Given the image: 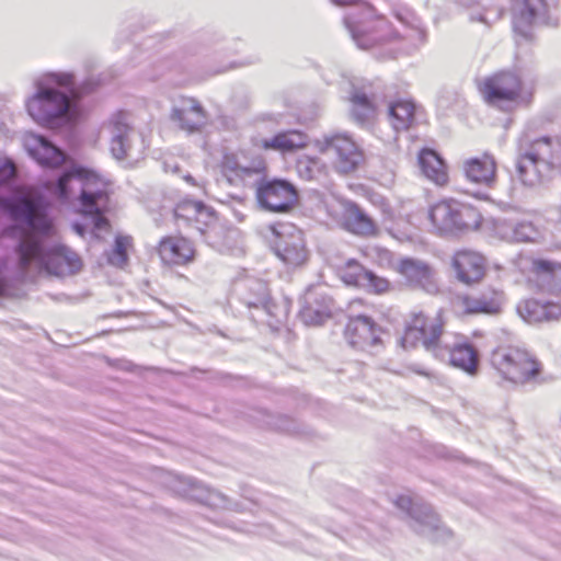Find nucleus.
<instances>
[{
  "instance_id": "79ce46f5",
  "label": "nucleus",
  "mask_w": 561,
  "mask_h": 561,
  "mask_svg": "<svg viewBox=\"0 0 561 561\" xmlns=\"http://www.w3.org/2000/svg\"><path fill=\"white\" fill-rule=\"evenodd\" d=\"M396 505L400 507L401 510H404L407 512H410L413 506L412 497L409 495H400L396 500Z\"/></svg>"
},
{
  "instance_id": "393cba45",
  "label": "nucleus",
  "mask_w": 561,
  "mask_h": 561,
  "mask_svg": "<svg viewBox=\"0 0 561 561\" xmlns=\"http://www.w3.org/2000/svg\"><path fill=\"white\" fill-rule=\"evenodd\" d=\"M419 164L422 173L436 185L445 186L449 182L447 164L435 150L422 149L419 153Z\"/></svg>"
},
{
  "instance_id": "6e6552de",
  "label": "nucleus",
  "mask_w": 561,
  "mask_h": 561,
  "mask_svg": "<svg viewBox=\"0 0 561 561\" xmlns=\"http://www.w3.org/2000/svg\"><path fill=\"white\" fill-rule=\"evenodd\" d=\"M477 89L486 104L504 108L518 102L523 81L517 73L502 70L479 80Z\"/></svg>"
},
{
  "instance_id": "a878e982",
  "label": "nucleus",
  "mask_w": 561,
  "mask_h": 561,
  "mask_svg": "<svg viewBox=\"0 0 561 561\" xmlns=\"http://www.w3.org/2000/svg\"><path fill=\"white\" fill-rule=\"evenodd\" d=\"M448 362L451 366L469 375H476L479 369V354L468 342L455 343L448 351Z\"/></svg>"
},
{
  "instance_id": "2eb2a0df",
  "label": "nucleus",
  "mask_w": 561,
  "mask_h": 561,
  "mask_svg": "<svg viewBox=\"0 0 561 561\" xmlns=\"http://www.w3.org/2000/svg\"><path fill=\"white\" fill-rule=\"evenodd\" d=\"M256 196L265 209L274 213H286L298 203L296 187L285 180L275 179L261 183Z\"/></svg>"
},
{
  "instance_id": "9d476101",
  "label": "nucleus",
  "mask_w": 561,
  "mask_h": 561,
  "mask_svg": "<svg viewBox=\"0 0 561 561\" xmlns=\"http://www.w3.org/2000/svg\"><path fill=\"white\" fill-rule=\"evenodd\" d=\"M346 26L350 30L354 41L363 48H369L391 35L392 26L389 21L376 9L368 5L364 15L357 20H346Z\"/></svg>"
},
{
  "instance_id": "c9c22d12",
  "label": "nucleus",
  "mask_w": 561,
  "mask_h": 561,
  "mask_svg": "<svg viewBox=\"0 0 561 561\" xmlns=\"http://www.w3.org/2000/svg\"><path fill=\"white\" fill-rule=\"evenodd\" d=\"M202 202L183 199L179 202L174 207V218L178 222L183 224L186 227L192 228L198 209H201Z\"/></svg>"
},
{
  "instance_id": "4c0bfd02",
  "label": "nucleus",
  "mask_w": 561,
  "mask_h": 561,
  "mask_svg": "<svg viewBox=\"0 0 561 561\" xmlns=\"http://www.w3.org/2000/svg\"><path fill=\"white\" fill-rule=\"evenodd\" d=\"M219 224V219L217 214L208 206L201 204V209H198V215L192 226V228L199 231L202 234H205L209 231H213L217 228Z\"/></svg>"
},
{
  "instance_id": "e433bc0d",
  "label": "nucleus",
  "mask_w": 561,
  "mask_h": 561,
  "mask_svg": "<svg viewBox=\"0 0 561 561\" xmlns=\"http://www.w3.org/2000/svg\"><path fill=\"white\" fill-rule=\"evenodd\" d=\"M133 248L130 236H117L114 247L108 255V262L117 267H124L128 263V250Z\"/></svg>"
},
{
  "instance_id": "423d86ee",
  "label": "nucleus",
  "mask_w": 561,
  "mask_h": 561,
  "mask_svg": "<svg viewBox=\"0 0 561 561\" xmlns=\"http://www.w3.org/2000/svg\"><path fill=\"white\" fill-rule=\"evenodd\" d=\"M270 230L273 253L287 268L297 270L308 264L311 254L301 229L290 222H278Z\"/></svg>"
},
{
  "instance_id": "aec40b11",
  "label": "nucleus",
  "mask_w": 561,
  "mask_h": 561,
  "mask_svg": "<svg viewBox=\"0 0 561 561\" xmlns=\"http://www.w3.org/2000/svg\"><path fill=\"white\" fill-rule=\"evenodd\" d=\"M310 145V137L300 129H286L276 133L272 138H255L253 146L260 150L277 151L282 154L295 153Z\"/></svg>"
},
{
  "instance_id": "58836bf2",
  "label": "nucleus",
  "mask_w": 561,
  "mask_h": 561,
  "mask_svg": "<svg viewBox=\"0 0 561 561\" xmlns=\"http://www.w3.org/2000/svg\"><path fill=\"white\" fill-rule=\"evenodd\" d=\"M360 288L365 289L368 294L385 295L392 290V284L388 278L378 276L367 270L364 277V285Z\"/></svg>"
},
{
  "instance_id": "f704fd0d",
  "label": "nucleus",
  "mask_w": 561,
  "mask_h": 561,
  "mask_svg": "<svg viewBox=\"0 0 561 561\" xmlns=\"http://www.w3.org/2000/svg\"><path fill=\"white\" fill-rule=\"evenodd\" d=\"M351 101L352 115L356 121L364 123L375 116L376 106L365 93H354Z\"/></svg>"
},
{
  "instance_id": "f03ea898",
  "label": "nucleus",
  "mask_w": 561,
  "mask_h": 561,
  "mask_svg": "<svg viewBox=\"0 0 561 561\" xmlns=\"http://www.w3.org/2000/svg\"><path fill=\"white\" fill-rule=\"evenodd\" d=\"M73 182L81 185V211L92 218L96 230H110V221L104 216L110 203L108 183L91 171L75 169L59 178L54 191L58 199L67 202L71 197Z\"/></svg>"
},
{
  "instance_id": "dca6fc26",
  "label": "nucleus",
  "mask_w": 561,
  "mask_h": 561,
  "mask_svg": "<svg viewBox=\"0 0 561 561\" xmlns=\"http://www.w3.org/2000/svg\"><path fill=\"white\" fill-rule=\"evenodd\" d=\"M451 267L456 278L465 285H474L480 283L488 272L486 257L473 250L456 251L451 257Z\"/></svg>"
},
{
  "instance_id": "5701e85b",
  "label": "nucleus",
  "mask_w": 561,
  "mask_h": 561,
  "mask_svg": "<svg viewBox=\"0 0 561 561\" xmlns=\"http://www.w3.org/2000/svg\"><path fill=\"white\" fill-rule=\"evenodd\" d=\"M518 314L530 324L561 320V302L527 298L517 306Z\"/></svg>"
},
{
  "instance_id": "b1692460",
  "label": "nucleus",
  "mask_w": 561,
  "mask_h": 561,
  "mask_svg": "<svg viewBox=\"0 0 561 561\" xmlns=\"http://www.w3.org/2000/svg\"><path fill=\"white\" fill-rule=\"evenodd\" d=\"M171 118L181 129L194 133L205 125L207 113L197 99L183 96L182 105L173 108Z\"/></svg>"
},
{
  "instance_id": "0eeeda50",
  "label": "nucleus",
  "mask_w": 561,
  "mask_h": 561,
  "mask_svg": "<svg viewBox=\"0 0 561 561\" xmlns=\"http://www.w3.org/2000/svg\"><path fill=\"white\" fill-rule=\"evenodd\" d=\"M313 148L320 156L331 152V165L340 174L353 173L365 162L363 149L347 134L324 135L313 141Z\"/></svg>"
},
{
  "instance_id": "bb28decb",
  "label": "nucleus",
  "mask_w": 561,
  "mask_h": 561,
  "mask_svg": "<svg viewBox=\"0 0 561 561\" xmlns=\"http://www.w3.org/2000/svg\"><path fill=\"white\" fill-rule=\"evenodd\" d=\"M415 116L416 105L411 100L400 99L389 105V122L397 131L410 129L415 123Z\"/></svg>"
},
{
  "instance_id": "f257e3e1",
  "label": "nucleus",
  "mask_w": 561,
  "mask_h": 561,
  "mask_svg": "<svg viewBox=\"0 0 561 561\" xmlns=\"http://www.w3.org/2000/svg\"><path fill=\"white\" fill-rule=\"evenodd\" d=\"M48 202L35 188H30L5 204L15 226L8 233L19 238L15 249L20 280H35L31 272L37 274L45 271L50 275L68 276L78 273L82 267L80 256L68 248L60 247L44 254L36 236L48 237L54 233L53 219L48 215Z\"/></svg>"
},
{
  "instance_id": "72a5a7b5",
  "label": "nucleus",
  "mask_w": 561,
  "mask_h": 561,
  "mask_svg": "<svg viewBox=\"0 0 561 561\" xmlns=\"http://www.w3.org/2000/svg\"><path fill=\"white\" fill-rule=\"evenodd\" d=\"M220 171L228 182L233 185L244 181L255 172L254 168L241 164L236 153H226L224 156Z\"/></svg>"
},
{
  "instance_id": "7c9ffc66",
  "label": "nucleus",
  "mask_w": 561,
  "mask_h": 561,
  "mask_svg": "<svg viewBox=\"0 0 561 561\" xmlns=\"http://www.w3.org/2000/svg\"><path fill=\"white\" fill-rule=\"evenodd\" d=\"M301 321L307 325H321L332 317L330 304L322 298H309L299 312Z\"/></svg>"
},
{
  "instance_id": "39448f33",
  "label": "nucleus",
  "mask_w": 561,
  "mask_h": 561,
  "mask_svg": "<svg viewBox=\"0 0 561 561\" xmlns=\"http://www.w3.org/2000/svg\"><path fill=\"white\" fill-rule=\"evenodd\" d=\"M491 365L504 380L515 385L537 379L542 368L535 355L517 345H499L492 352Z\"/></svg>"
},
{
  "instance_id": "49530a36",
  "label": "nucleus",
  "mask_w": 561,
  "mask_h": 561,
  "mask_svg": "<svg viewBox=\"0 0 561 561\" xmlns=\"http://www.w3.org/2000/svg\"><path fill=\"white\" fill-rule=\"evenodd\" d=\"M75 230L80 236H83V233H84V228L81 225H75Z\"/></svg>"
},
{
  "instance_id": "4468645a",
  "label": "nucleus",
  "mask_w": 561,
  "mask_h": 561,
  "mask_svg": "<svg viewBox=\"0 0 561 561\" xmlns=\"http://www.w3.org/2000/svg\"><path fill=\"white\" fill-rule=\"evenodd\" d=\"M394 271L404 279L410 289L423 290L427 294L439 291L436 273L426 262L403 257L396 263Z\"/></svg>"
},
{
  "instance_id": "473e14b6",
  "label": "nucleus",
  "mask_w": 561,
  "mask_h": 561,
  "mask_svg": "<svg viewBox=\"0 0 561 561\" xmlns=\"http://www.w3.org/2000/svg\"><path fill=\"white\" fill-rule=\"evenodd\" d=\"M367 270L356 259H347L335 265L336 276L350 287L360 288Z\"/></svg>"
},
{
  "instance_id": "de8ad7c7",
  "label": "nucleus",
  "mask_w": 561,
  "mask_h": 561,
  "mask_svg": "<svg viewBox=\"0 0 561 561\" xmlns=\"http://www.w3.org/2000/svg\"><path fill=\"white\" fill-rule=\"evenodd\" d=\"M416 374L419 375H422V376H425L427 378H430L432 376V374L430 371H425V370H415Z\"/></svg>"
},
{
  "instance_id": "f3484780",
  "label": "nucleus",
  "mask_w": 561,
  "mask_h": 561,
  "mask_svg": "<svg viewBox=\"0 0 561 561\" xmlns=\"http://www.w3.org/2000/svg\"><path fill=\"white\" fill-rule=\"evenodd\" d=\"M341 213L337 222L345 231L358 237H376L379 233L377 222L358 204L348 199L340 202Z\"/></svg>"
},
{
  "instance_id": "09e8293b",
  "label": "nucleus",
  "mask_w": 561,
  "mask_h": 561,
  "mask_svg": "<svg viewBox=\"0 0 561 561\" xmlns=\"http://www.w3.org/2000/svg\"><path fill=\"white\" fill-rule=\"evenodd\" d=\"M185 179H186V181H188V182H193V179H192L191 176H186Z\"/></svg>"
},
{
  "instance_id": "ddd939ff",
  "label": "nucleus",
  "mask_w": 561,
  "mask_h": 561,
  "mask_svg": "<svg viewBox=\"0 0 561 561\" xmlns=\"http://www.w3.org/2000/svg\"><path fill=\"white\" fill-rule=\"evenodd\" d=\"M529 288L550 295H561V262L534 257L525 271Z\"/></svg>"
},
{
  "instance_id": "ea45409f",
  "label": "nucleus",
  "mask_w": 561,
  "mask_h": 561,
  "mask_svg": "<svg viewBox=\"0 0 561 561\" xmlns=\"http://www.w3.org/2000/svg\"><path fill=\"white\" fill-rule=\"evenodd\" d=\"M15 175V167L12 161L0 159V183H3Z\"/></svg>"
},
{
  "instance_id": "a19ab883",
  "label": "nucleus",
  "mask_w": 561,
  "mask_h": 561,
  "mask_svg": "<svg viewBox=\"0 0 561 561\" xmlns=\"http://www.w3.org/2000/svg\"><path fill=\"white\" fill-rule=\"evenodd\" d=\"M377 253H378L377 264L380 267L394 270L396 264L393 261V254L389 250L378 249Z\"/></svg>"
},
{
  "instance_id": "a211bd4d",
  "label": "nucleus",
  "mask_w": 561,
  "mask_h": 561,
  "mask_svg": "<svg viewBox=\"0 0 561 561\" xmlns=\"http://www.w3.org/2000/svg\"><path fill=\"white\" fill-rule=\"evenodd\" d=\"M523 150L518 161L520 174H523L527 162L533 165L538 163L553 165L561 158V139L559 137H540L528 142Z\"/></svg>"
},
{
  "instance_id": "c756f323",
  "label": "nucleus",
  "mask_w": 561,
  "mask_h": 561,
  "mask_svg": "<svg viewBox=\"0 0 561 561\" xmlns=\"http://www.w3.org/2000/svg\"><path fill=\"white\" fill-rule=\"evenodd\" d=\"M111 125L114 134L111 150L117 159H123L129 148L128 133L130 127L127 122V114L124 112L116 113L111 119Z\"/></svg>"
},
{
  "instance_id": "9b49d317",
  "label": "nucleus",
  "mask_w": 561,
  "mask_h": 561,
  "mask_svg": "<svg viewBox=\"0 0 561 561\" xmlns=\"http://www.w3.org/2000/svg\"><path fill=\"white\" fill-rule=\"evenodd\" d=\"M28 114L41 124H50L67 115L70 102L65 93L50 88H39L26 103Z\"/></svg>"
},
{
  "instance_id": "c03bdc74",
  "label": "nucleus",
  "mask_w": 561,
  "mask_h": 561,
  "mask_svg": "<svg viewBox=\"0 0 561 561\" xmlns=\"http://www.w3.org/2000/svg\"><path fill=\"white\" fill-rule=\"evenodd\" d=\"M13 296L14 293L11 290L9 284L5 280L0 279V297L9 298Z\"/></svg>"
},
{
  "instance_id": "cd10ccee",
  "label": "nucleus",
  "mask_w": 561,
  "mask_h": 561,
  "mask_svg": "<svg viewBox=\"0 0 561 561\" xmlns=\"http://www.w3.org/2000/svg\"><path fill=\"white\" fill-rule=\"evenodd\" d=\"M496 234L506 242H529L537 234L535 227L530 222H515L512 220H501L495 224Z\"/></svg>"
},
{
  "instance_id": "6ab92c4d",
  "label": "nucleus",
  "mask_w": 561,
  "mask_h": 561,
  "mask_svg": "<svg viewBox=\"0 0 561 561\" xmlns=\"http://www.w3.org/2000/svg\"><path fill=\"white\" fill-rule=\"evenodd\" d=\"M461 304L467 313L497 314L505 304V293L501 286L486 285L477 295H466Z\"/></svg>"
},
{
  "instance_id": "c85d7f7f",
  "label": "nucleus",
  "mask_w": 561,
  "mask_h": 561,
  "mask_svg": "<svg viewBox=\"0 0 561 561\" xmlns=\"http://www.w3.org/2000/svg\"><path fill=\"white\" fill-rule=\"evenodd\" d=\"M30 152L39 164L48 168H58L66 159L65 153L60 149L42 136L34 138Z\"/></svg>"
},
{
  "instance_id": "f8f14e48",
  "label": "nucleus",
  "mask_w": 561,
  "mask_h": 561,
  "mask_svg": "<svg viewBox=\"0 0 561 561\" xmlns=\"http://www.w3.org/2000/svg\"><path fill=\"white\" fill-rule=\"evenodd\" d=\"M156 252L161 264L170 268L188 266L197 256L195 242L182 234L162 237L156 245Z\"/></svg>"
},
{
  "instance_id": "412c9836",
  "label": "nucleus",
  "mask_w": 561,
  "mask_h": 561,
  "mask_svg": "<svg viewBox=\"0 0 561 561\" xmlns=\"http://www.w3.org/2000/svg\"><path fill=\"white\" fill-rule=\"evenodd\" d=\"M462 172L469 182L493 187L497 178V163L493 154L484 152L479 157L466 159Z\"/></svg>"
},
{
  "instance_id": "20e7f679",
  "label": "nucleus",
  "mask_w": 561,
  "mask_h": 561,
  "mask_svg": "<svg viewBox=\"0 0 561 561\" xmlns=\"http://www.w3.org/2000/svg\"><path fill=\"white\" fill-rule=\"evenodd\" d=\"M427 218L433 231L440 236L476 231L483 222L477 206L456 198H444L430 206Z\"/></svg>"
},
{
  "instance_id": "7ed1b4c3",
  "label": "nucleus",
  "mask_w": 561,
  "mask_h": 561,
  "mask_svg": "<svg viewBox=\"0 0 561 561\" xmlns=\"http://www.w3.org/2000/svg\"><path fill=\"white\" fill-rule=\"evenodd\" d=\"M447 318L444 310H410L402 319L398 339L399 345L407 351L423 347L435 353L446 332Z\"/></svg>"
},
{
  "instance_id": "a18cd8bd",
  "label": "nucleus",
  "mask_w": 561,
  "mask_h": 561,
  "mask_svg": "<svg viewBox=\"0 0 561 561\" xmlns=\"http://www.w3.org/2000/svg\"><path fill=\"white\" fill-rule=\"evenodd\" d=\"M331 1L340 7L356 5L362 2V0H331Z\"/></svg>"
},
{
  "instance_id": "4be33fe9",
  "label": "nucleus",
  "mask_w": 561,
  "mask_h": 561,
  "mask_svg": "<svg viewBox=\"0 0 561 561\" xmlns=\"http://www.w3.org/2000/svg\"><path fill=\"white\" fill-rule=\"evenodd\" d=\"M546 12V0H510L513 27L520 34H526Z\"/></svg>"
},
{
  "instance_id": "1a4fd4ad",
  "label": "nucleus",
  "mask_w": 561,
  "mask_h": 561,
  "mask_svg": "<svg viewBox=\"0 0 561 561\" xmlns=\"http://www.w3.org/2000/svg\"><path fill=\"white\" fill-rule=\"evenodd\" d=\"M383 334L385 330L371 317L365 314L351 317L343 331V337L348 346L368 354H377L385 348Z\"/></svg>"
},
{
  "instance_id": "2f4dec72",
  "label": "nucleus",
  "mask_w": 561,
  "mask_h": 561,
  "mask_svg": "<svg viewBox=\"0 0 561 561\" xmlns=\"http://www.w3.org/2000/svg\"><path fill=\"white\" fill-rule=\"evenodd\" d=\"M296 170L301 179L313 181L328 175L329 164L320 156L304 154L297 159Z\"/></svg>"
},
{
  "instance_id": "37998d69",
  "label": "nucleus",
  "mask_w": 561,
  "mask_h": 561,
  "mask_svg": "<svg viewBox=\"0 0 561 561\" xmlns=\"http://www.w3.org/2000/svg\"><path fill=\"white\" fill-rule=\"evenodd\" d=\"M55 82L61 87H70L73 83V77L71 75H56Z\"/></svg>"
}]
</instances>
